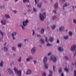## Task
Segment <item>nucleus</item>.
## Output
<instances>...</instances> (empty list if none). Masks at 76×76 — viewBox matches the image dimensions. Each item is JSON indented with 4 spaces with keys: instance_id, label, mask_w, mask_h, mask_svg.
<instances>
[{
    "instance_id": "obj_1",
    "label": "nucleus",
    "mask_w": 76,
    "mask_h": 76,
    "mask_svg": "<svg viewBox=\"0 0 76 76\" xmlns=\"http://www.w3.org/2000/svg\"><path fill=\"white\" fill-rule=\"evenodd\" d=\"M39 16L40 19V20L42 21H44V19L45 18H46V12H44L43 13V14H42L41 13L39 14Z\"/></svg>"
},
{
    "instance_id": "obj_2",
    "label": "nucleus",
    "mask_w": 76,
    "mask_h": 76,
    "mask_svg": "<svg viewBox=\"0 0 76 76\" xmlns=\"http://www.w3.org/2000/svg\"><path fill=\"white\" fill-rule=\"evenodd\" d=\"M28 23H29V21L28 20H26V21H23L22 22L23 25L21 26L22 30H24L25 29V27L27 25V24Z\"/></svg>"
},
{
    "instance_id": "obj_3",
    "label": "nucleus",
    "mask_w": 76,
    "mask_h": 76,
    "mask_svg": "<svg viewBox=\"0 0 76 76\" xmlns=\"http://www.w3.org/2000/svg\"><path fill=\"white\" fill-rule=\"evenodd\" d=\"M47 58L46 57H45L43 59V63L44 65V67L45 69H48V64H46L47 62Z\"/></svg>"
},
{
    "instance_id": "obj_4",
    "label": "nucleus",
    "mask_w": 76,
    "mask_h": 76,
    "mask_svg": "<svg viewBox=\"0 0 76 76\" xmlns=\"http://www.w3.org/2000/svg\"><path fill=\"white\" fill-rule=\"evenodd\" d=\"M58 60V59H57V58H56V57L54 55H53L50 56V61L51 60H52L53 62L54 63H56Z\"/></svg>"
},
{
    "instance_id": "obj_5",
    "label": "nucleus",
    "mask_w": 76,
    "mask_h": 76,
    "mask_svg": "<svg viewBox=\"0 0 76 76\" xmlns=\"http://www.w3.org/2000/svg\"><path fill=\"white\" fill-rule=\"evenodd\" d=\"M70 50L72 51H74L76 50V45H73L71 48Z\"/></svg>"
},
{
    "instance_id": "obj_6",
    "label": "nucleus",
    "mask_w": 76,
    "mask_h": 76,
    "mask_svg": "<svg viewBox=\"0 0 76 76\" xmlns=\"http://www.w3.org/2000/svg\"><path fill=\"white\" fill-rule=\"evenodd\" d=\"M36 51V48L35 47H33L31 50V52L32 54H34L35 51Z\"/></svg>"
},
{
    "instance_id": "obj_7",
    "label": "nucleus",
    "mask_w": 76,
    "mask_h": 76,
    "mask_svg": "<svg viewBox=\"0 0 76 76\" xmlns=\"http://www.w3.org/2000/svg\"><path fill=\"white\" fill-rule=\"evenodd\" d=\"M69 6V3L68 2L66 3L63 6V10H64V7H67V6Z\"/></svg>"
},
{
    "instance_id": "obj_8",
    "label": "nucleus",
    "mask_w": 76,
    "mask_h": 76,
    "mask_svg": "<svg viewBox=\"0 0 76 76\" xmlns=\"http://www.w3.org/2000/svg\"><path fill=\"white\" fill-rule=\"evenodd\" d=\"M64 29V26H61L59 27V32H63Z\"/></svg>"
},
{
    "instance_id": "obj_9",
    "label": "nucleus",
    "mask_w": 76,
    "mask_h": 76,
    "mask_svg": "<svg viewBox=\"0 0 76 76\" xmlns=\"http://www.w3.org/2000/svg\"><path fill=\"white\" fill-rule=\"evenodd\" d=\"M8 71L10 75H12L13 73V71L12 70V69H10V68H9L8 69Z\"/></svg>"
},
{
    "instance_id": "obj_10",
    "label": "nucleus",
    "mask_w": 76,
    "mask_h": 76,
    "mask_svg": "<svg viewBox=\"0 0 76 76\" xmlns=\"http://www.w3.org/2000/svg\"><path fill=\"white\" fill-rule=\"evenodd\" d=\"M1 23L3 25H5L6 23V20H3L1 21Z\"/></svg>"
},
{
    "instance_id": "obj_11",
    "label": "nucleus",
    "mask_w": 76,
    "mask_h": 76,
    "mask_svg": "<svg viewBox=\"0 0 76 76\" xmlns=\"http://www.w3.org/2000/svg\"><path fill=\"white\" fill-rule=\"evenodd\" d=\"M58 50H59V51H63V50H64L63 48L61 47H58Z\"/></svg>"
},
{
    "instance_id": "obj_12",
    "label": "nucleus",
    "mask_w": 76,
    "mask_h": 76,
    "mask_svg": "<svg viewBox=\"0 0 76 76\" xmlns=\"http://www.w3.org/2000/svg\"><path fill=\"white\" fill-rule=\"evenodd\" d=\"M42 3L40 2L38 4V8L41 9L42 7Z\"/></svg>"
},
{
    "instance_id": "obj_13",
    "label": "nucleus",
    "mask_w": 76,
    "mask_h": 76,
    "mask_svg": "<svg viewBox=\"0 0 76 76\" xmlns=\"http://www.w3.org/2000/svg\"><path fill=\"white\" fill-rule=\"evenodd\" d=\"M31 73V70L30 69H28L27 72H26V75H30Z\"/></svg>"
},
{
    "instance_id": "obj_14",
    "label": "nucleus",
    "mask_w": 76,
    "mask_h": 76,
    "mask_svg": "<svg viewBox=\"0 0 76 76\" xmlns=\"http://www.w3.org/2000/svg\"><path fill=\"white\" fill-rule=\"evenodd\" d=\"M45 31V28H42V29L40 31V33L42 34H43L44 33V31Z\"/></svg>"
},
{
    "instance_id": "obj_15",
    "label": "nucleus",
    "mask_w": 76,
    "mask_h": 76,
    "mask_svg": "<svg viewBox=\"0 0 76 76\" xmlns=\"http://www.w3.org/2000/svg\"><path fill=\"white\" fill-rule=\"evenodd\" d=\"M4 64V63L3 62V61H1V62L0 63V66H1V67H3Z\"/></svg>"
},
{
    "instance_id": "obj_16",
    "label": "nucleus",
    "mask_w": 76,
    "mask_h": 76,
    "mask_svg": "<svg viewBox=\"0 0 76 76\" xmlns=\"http://www.w3.org/2000/svg\"><path fill=\"white\" fill-rule=\"evenodd\" d=\"M54 7L55 9H57L58 8V3H56L54 4Z\"/></svg>"
},
{
    "instance_id": "obj_17",
    "label": "nucleus",
    "mask_w": 76,
    "mask_h": 76,
    "mask_svg": "<svg viewBox=\"0 0 76 76\" xmlns=\"http://www.w3.org/2000/svg\"><path fill=\"white\" fill-rule=\"evenodd\" d=\"M18 73V76H21V71L20 70V71H18L17 72Z\"/></svg>"
},
{
    "instance_id": "obj_18",
    "label": "nucleus",
    "mask_w": 76,
    "mask_h": 76,
    "mask_svg": "<svg viewBox=\"0 0 76 76\" xmlns=\"http://www.w3.org/2000/svg\"><path fill=\"white\" fill-rule=\"evenodd\" d=\"M4 16L7 19H10V16L9 15L5 14V15Z\"/></svg>"
},
{
    "instance_id": "obj_19",
    "label": "nucleus",
    "mask_w": 76,
    "mask_h": 76,
    "mask_svg": "<svg viewBox=\"0 0 76 76\" xmlns=\"http://www.w3.org/2000/svg\"><path fill=\"white\" fill-rule=\"evenodd\" d=\"M64 69L66 72H69V69H67V68H64Z\"/></svg>"
},
{
    "instance_id": "obj_20",
    "label": "nucleus",
    "mask_w": 76,
    "mask_h": 76,
    "mask_svg": "<svg viewBox=\"0 0 76 76\" xmlns=\"http://www.w3.org/2000/svg\"><path fill=\"white\" fill-rule=\"evenodd\" d=\"M0 33L1 34V36H4L5 35V33H4L2 31L0 30Z\"/></svg>"
},
{
    "instance_id": "obj_21",
    "label": "nucleus",
    "mask_w": 76,
    "mask_h": 76,
    "mask_svg": "<svg viewBox=\"0 0 76 76\" xmlns=\"http://www.w3.org/2000/svg\"><path fill=\"white\" fill-rule=\"evenodd\" d=\"M49 40L50 42H53V41H54V39L53 37H50L49 39Z\"/></svg>"
},
{
    "instance_id": "obj_22",
    "label": "nucleus",
    "mask_w": 76,
    "mask_h": 76,
    "mask_svg": "<svg viewBox=\"0 0 76 76\" xmlns=\"http://www.w3.org/2000/svg\"><path fill=\"white\" fill-rule=\"evenodd\" d=\"M69 35L70 37H72L73 35V33L71 31H70L69 33Z\"/></svg>"
},
{
    "instance_id": "obj_23",
    "label": "nucleus",
    "mask_w": 76,
    "mask_h": 76,
    "mask_svg": "<svg viewBox=\"0 0 76 76\" xmlns=\"http://www.w3.org/2000/svg\"><path fill=\"white\" fill-rule=\"evenodd\" d=\"M40 41L42 44H44V43H45V42L43 39H40Z\"/></svg>"
},
{
    "instance_id": "obj_24",
    "label": "nucleus",
    "mask_w": 76,
    "mask_h": 76,
    "mask_svg": "<svg viewBox=\"0 0 76 76\" xmlns=\"http://www.w3.org/2000/svg\"><path fill=\"white\" fill-rule=\"evenodd\" d=\"M28 58L30 60H33L34 58H33V56H28Z\"/></svg>"
},
{
    "instance_id": "obj_25",
    "label": "nucleus",
    "mask_w": 76,
    "mask_h": 76,
    "mask_svg": "<svg viewBox=\"0 0 76 76\" xmlns=\"http://www.w3.org/2000/svg\"><path fill=\"white\" fill-rule=\"evenodd\" d=\"M64 39H69V36H64Z\"/></svg>"
},
{
    "instance_id": "obj_26",
    "label": "nucleus",
    "mask_w": 76,
    "mask_h": 76,
    "mask_svg": "<svg viewBox=\"0 0 76 76\" xmlns=\"http://www.w3.org/2000/svg\"><path fill=\"white\" fill-rule=\"evenodd\" d=\"M58 72L59 73H61V72H62V68H60L58 70Z\"/></svg>"
},
{
    "instance_id": "obj_27",
    "label": "nucleus",
    "mask_w": 76,
    "mask_h": 76,
    "mask_svg": "<svg viewBox=\"0 0 76 76\" xmlns=\"http://www.w3.org/2000/svg\"><path fill=\"white\" fill-rule=\"evenodd\" d=\"M16 32H13L12 34V36L13 37H14V36H16Z\"/></svg>"
},
{
    "instance_id": "obj_28",
    "label": "nucleus",
    "mask_w": 76,
    "mask_h": 76,
    "mask_svg": "<svg viewBox=\"0 0 76 76\" xmlns=\"http://www.w3.org/2000/svg\"><path fill=\"white\" fill-rule=\"evenodd\" d=\"M56 26L54 25L52 26H51V28L52 29H54L56 28Z\"/></svg>"
},
{
    "instance_id": "obj_29",
    "label": "nucleus",
    "mask_w": 76,
    "mask_h": 76,
    "mask_svg": "<svg viewBox=\"0 0 76 76\" xmlns=\"http://www.w3.org/2000/svg\"><path fill=\"white\" fill-rule=\"evenodd\" d=\"M64 58L66 60H67H67H69V58H68V57L66 56H64Z\"/></svg>"
},
{
    "instance_id": "obj_30",
    "label": "nucleus",
    "mask_w": 76,
    "mask_h": 76,
    "mask_svg": "<svg viewBox=\"0 0 76 76\" xmlns=\"http://www.w3.org/2000/svg\"><path fill=\"white\" fill-rule=\"evenodd\" d=\"M4 51H8V49L6 47H4Z\"/></svg>"
},
{
    "instance_id": "obj_31",
    "label": "nucleus",
    "mask_w": 76,
    "mask_h": 76,
    "mask_svg": "<svg viewBox=\"0 0 76 76\" xmlns=\"http://www.w3.org/2000/svg\"><path fill=\"white\" fill-rule=\"evenodd\" d=\"M47 74L45 72H43L42 76H47Z\"/></svg>"
},
{
    "instance_id": "obj_32",
    "label": "nucleus",
    "mask_w": 76,
    "mask_h": 76,
    "mask_svg": "<svg viewBox=\"0 0 76 76\" xmlns=\"http://www.w3.org/2000/svg\"><path fill=\"white\" fill-rule=\"evenodd\" d=\"M22 45V43L18 44V47H19V48H20Z\"/></svg>"
},
{
    "instance_id": "obj_33",
    "label": "nucleus",
    "mask_w": 76,
    "mask_h": 76,
    "mask_svg": "<svg viewBox=\"0 0 76 76\" xmlns=\"http://www.w3.org/2000/svg\"><path fill=\"white\" fill-rule=\"evenodd\" d=\"M21 59H22V57H19L18 59V62H20V61H21Z\"/></svg>"
},
{
    "instance_id": "obj_34",
    "label": "nucleus",
    "mask_w": 76,
    "mask_h": 76,
    "mask_svg": "<svg viewBox=\"0 0 76 76\" xmlns=\"http://www.w3.org/2000/svg\"><path fill=\"white\" fill-rule=\"evenodd\" d=\"M12 51H16V49L15 48V47H13L12 48Z\"/></svg>"
},
{
    "instance_id": "obj_35",
    "label": "nucleus",
    "mask_w": 76,
    "mask_h": 76,
    "mask_svg": "<svg viewBox=\"0 0 76 76\" xmlns=\"http://www.w3.org/2000/svg\"><path fill=\"white\" fill-rule=\"evenodd\" d=\"M14 70L15 72H18V69L15 67L14 68Z\"/></svg>"
},
{
    "instance_id": "obj_36",
    "label": "nucleus",
    "mask_w": 76,
    "mask_h": 76,
    "mask_svg": "<svg viewBox=\"0 0 76 76\" xmlns=\"http://www.w3.org/2000/svg\"><path fill=\"white\" fill-rule=\"evenodd\" d=\"M73 22L75 24H76V19H74L73 20Z\"/></svg>"
},
{
    "instance_id": "obj_37",
    "label": "nucleus",
    "mask_w": 76,
    "mask_h": 76,
    "mask_svg": "<svg viewBox=\"0 0 76 76\" xmlns=\"http://www.w3.org/2000/svg\"><path fill=\"white\" fill-rule=\"evenodd\" d=\"M56 66L54 65L53 66V72H55V69H56Z\"/></svg>"
},
{
    "instance_id": "obj_38",
    "label": "nucleus",
    "mask_w": 76,
    "mask_h": 76,
    "mask_svg": "<svg viewBox=\"0 0 76 76\" xmlns=\"http://www.w3.org/2000/svg\"><path fill=\"white\" fill-rule=\"evenodd\" d=\"M26 60L28 62H29L30 61V60L29 58H28L27 59H26Z\"/></svg>"
},
{
    "instance_id": "obj_39",
    "label": "nucleus",
    "mask_w": 76,
    "mask_h": 76,
    "mask_svg": "<svg viewBox=\"0 0 76 76\" xmlns=\"http://www.w3.org/2000/svg\"><path fill=\"white\" fill-rule=\"evenodd\" d=\"M33 12H37V10H36V9H35V8L34 7L33 8Z\"/></svg>"
},
{
    "instance_id": "obj_40",
    "label": "nucleus",
    "mask_w": 76,
    "mask_h": 76,
    "mask_svg": "<svg viewBox=\"0 0 76 76\" xmlns=\"http://www.w3.org/2000/svg\"><path fill=\"white\" fill-rule=\"evenodd\" d=\"M45 41L46 42H49V40H48V38L47 37L45 38Z\"/></svg>"
},
{
    "instance_id": "obj_41",
    "label": "nucleus",
    "mask_w": 76,
    "mask_h": 76,
    "mask_svg": "<svg viewBox=\"0 0 76 76\" xmlns=\"http://www.w3.org/2000/svg\"><path fill=\"white\" fill-rule=\"evenodd\" d=\"M56 18V15H54L53 16V17H52V19H55Z\"/></svg>"
},
{
    "instance_id": "obj_42",
    "label": "nucleus",
    "mask_w": 76,
    "mask_h": 76,
    "mask_svg": "<svg viewBox=\"0 0 76 76\" xmlns=\"http://www.w3.org/2000/svg\"><path fill=\"white\" fill-rule=\"evenodd\" d=\"M26 6L27 7H31V4H29L28 5H27Z\"/></svg>"
},
{
    "instance_id": "obj_43",
    "label": "nucleus",
    "mask_w": 76,
    "mask_h": 76,
    "mask_svg": "<svg viewBox=\"0 0 76 76\" xmlns=\"http://www.w3.org/2000/svg\"><path fill=\"white\" fill-rule=\"evenodd\" d=\"M56 43H57V44H59L60 43V40H59V39L57 40Z\"/></svg>"
},
{
    "instance_id": "obj_44",
    "label": "nucleus",
    "mask_w": 76,
    "mask_h": 76,
    "mask_svg": "<svg viewBox=\"0 0 76 76\" xmlns=\"http://www.w3.org/2000/svg\"><path fill=\"white\" fill-rule=\"evenodd\" d=\"M49 73H50V74L51 75H53V72H52V71L50 70L49 71Z\"/></svg>"
},
{
    "instance_id": "obj_45",
    "label": "nucleus",
    "mask_w": 76,
    "mask_h": 76,
    "mask_svg": "<svg viewBox=\"0 0 76 76\" xmlns=\"http://www.w3.org/2000/svg\"><path fill=\"white\" fill-rule=\"evenodd\" d=\"M33 62L34 64H36V63H37V61H36L35 60H34Z\"/></svg>"
},
{
    "instance_id": "obj_46",
    "label": "nucleus",
    "mask_w": 76,
    "mask_h": 76,
    "mask_svg": "<svg viewBox=\"0 0 76 76\" xmlns=\"http://www.w3.org/2000/svg\"><path fill=\"white\" fill-rule=\"evenodd\" d=\"M32 35H34V34H35V31L34 30H32Z\"/></svg>"
},
{
    "instance_id": "obj_47",
    "label": "nucleus",
    "mask_w": 76,
    "mask_h": 76,
    "mask_svg": "<svg viewBox=\"0 0 76 76\" xmlns=\"http://www.w3.org/2000/svg\"><path fill=\"white\" fill-rule=\"evenodd\" d=\"M74 76H76V70H74Z\"/></svg>"
},
{
    "instance_id": "obj_48",
    "label": "nucleus",
    "mask_w": 76,
    "mask_h": 76,
    "mask_svg": "<svg viewBox=\"0 0 76 76\" xmlns=\"http://www.w3.org/2000/svg\"><path fill=\"white\" fill-rule=\"evenodd\" d=\"M13 12L16 14V13H17V11L16 10H14V11H13Z\"/></svg>"
},
{
    "instance_id": "obj_49",
    "label": "nucleus",
    "mask_w": 76,
    "mask_h": 76,
    "mask_svg": "<svg viewBox=\"0 0 76 76\" xmlns=\"http://www.w3.org/2000/svg\"><path fill=\"white\" fill-rule=\"evenodd\" d=\"M61 76H64V72H62L61 74Z\"/></svg>"
},
{
    "instance_id": "obj_50",
    "label": "nucleus",
    "mask_w": 76,
    "mask_h": 76,
    "mask_svg": "<svg viewBox=\"0 0 76 76\" xmlns=\"http://www.w3.org/2000/svg\"><path fill=\"white\" fill-rule=\"evenodd\" d=\"M44 10H45V9L44 8H43L42 9V10H41L42 12H44Z\"/></svg>"
},
{
    "instance_id": "obj_51",
    "label": "nucleus",
    "mask_w": 76,
    "mask_h": 76,
    "mask_svg": "<svg viewBox=\"0 0 76 76\" xmlns=\"http://www.w3.org/2000/svg\"><path fill=\"white\" fill-rule=\"evenodd\" d=\"M51 53H48V56H50V55H51Z\"/></svg>"
},
{
    "instance_id": "obj_52",
    "label": "nucleus",
    "mask_w": 76,
    "mask_h": 76,
    "mask_svg": "<svg viewBox=\"0 0 76 76\" xmlns=\"http://www.w3.org/2000/svg\"><path fill=\"white\" fill-rule=\"evenodd\" d=\"M46 29L47 30H49V29H50V28L48 27V26H47Z\"/></svg>"
},
{
    "instance_id": "obj_53",
    "label": "nucleus",
    "mask_w": 76,
    "mask_h": 76,
    "mask_svg": "<svg viewBox=\"0 0 76 76\" xmlns=\"http://www.w3.org/2000/svg\"><path fill=\"white\" fill-rule=\"evenodd\" d=\"M53 12H54V13H55L56 14H57V12H56V10H54L53 11Z\"/></svg>"
},
{
    "instance_id": "obj_54",
    "label": "nucleus",
    "mask_w": 76,
    "mask_h": 76,
    "mask_svg": "<svg viewBox=\"0 0 76 76\" xmlns=\"http://www.w3.org/2000/svg\"><path fill=\"white\" fill-rule=\"evenodd\" d=\"M47 46H50V45H51L50 43H48L47 44Z\"/></svg>"
},
{
    "instance_id": "obj_55",
    "label": "nucleus",
    "mask_w": 76,
    "mask_h": 76,
    "mask_svg": "<svg viewBox=\"0 0 76 76\" xmlns=\"http://www.w3.org/2000/svg\"><path fill=\"white\" fill-rule=\"evenodd\" d=\"M26 2H28V3H29V0H26Z\"/></svg>"
},
{
    "instance_id": "obj_56",
    "label": "nucleus",
    "mask_w": 76,
    "mask_h": 76,
    "mask_svg": "<svg viewBox=\"0 0 76 76\" xmlns=\"http://www.w3.org/2000/svg\"><path fill=\"white\" fill-rule=\"evenodd\" d=\"M38 37H39V38H41V35L40 34H39L38 35Z\"/></svg>"
},
{
    "instance_id": "obj_57",
    "label": "nucleus",
    "mask_w": 76,
    "mask_h": 76,
    "mask_svg": "<svg viewBox=\"0 0 76 76\" xmlns=\"http://www.w3.org/2000/svg\"><path fill=\"white\" fill-rule=\"evenodd\" d=\"M12 38L13 40H15V37L14 36L12 37Z\"/></svg>"
},
{
    "instance_id": "obj_58",
    "label": "nucleus",
    "mask_w": 76,
    "mask_h": 76,
    "mask_svg": "<svg viewBox=\"0 0 76 76\" xmlns=\"http://www.w3.org/2000/svg\"><path fill=\"white\" fill-rule=\"evenodd\" d=\"M23 3H25L26 2V0H23Z\"/></svg>"
},
{
    "instance_id": "obj_59",
    "label": "nucleus",
    "mask_w": 76,
    "mask_h": 76,
    "mask_svg": "<svg viewBox=\"0 0 76 76\" xmlns=\"http://www.w3.org/2000/svg\"><path fill=\"white\" fill-rule=\"evenodd\" d=\"M28 12H31V10L30 9H28Z\"/></svg>"
},
{
    "instance_id": "obj_60",
    "label": "nucleus",
    "mask_w": 76,
    "mask_h": 76,
    "mask_svg": "<svg viewBox=\"0 0 76 76\" xmlns=\"http://www.w3.org/2000/svg\"><path fill=\"white\" fill-rule=\"evenodd\" d=\"M72 66H75V64L74 63V62H72Z\"/></svg>"
},
{
    "instance_id": "obj_61",
    "label": "nucleus",
    "mask_w": 76,
    "mask_h": 76,
    "mask_svg": "<svg viewBox=\"0 0 76 76\" xmlns=\"http://www.w3.org/2000/svg\"><path fill=\"white\" fill-rule=\"evenodd\" d=\"M62 3H64L65 1V0H61Z\"/></svg>"
},
{
    "instance_id": "obj_62",
    "label": "nucleus",
    "mask_w": 76,
    "mask_h": 76,
    "mask_svg": "<svg viewBox=\"0 0 76 76\" xmlns=\"http://www.w3.org/2000/svg\"><path fill=\"white\" fill-rule=\"evenodd\" d=\"M44 2L45 3H47V1H44Z\"/></svg>"
},
{
    "instance_id": "obj_63",
    "label": "nucleus",
    "mask_w": 76,
    "mask_h": 76,
    "mask_svg": "<svg viewBox=\"0 0 76 76\" xmlns=\"http://www.w3.org/2000/svg\"><path fill=\"white\" fill-rule=\"evenodd\" d=\"M24 15H26V13L25 12L23 13Z\"/></svg>"
},
{
    "instance_id": "obj_64",
    "label": "nucleus",
    "mask_w": 76,
    "mask_h": 76,
    "mask_svg": "<svg viewBox=\"0 0 76 76\" xmlns=\"http://www.w3.org/2000/svg\"><path fill=\"white\" fill-rule=\"evenodd\" d=\"M18 0H15V2H17V1H18Z\"/></svg>"
}]
</instances>
